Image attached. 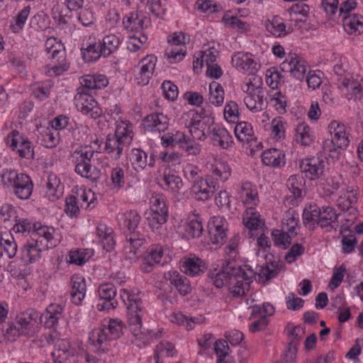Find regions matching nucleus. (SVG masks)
I'll list each match as a JSON object with an SVG mask.
<instances>
[{"label":"nucleus","mask_w":363,"mask_h":363,"mask_svg":"<svg viewBox=\"0 0 363 363\" xmlns=\"http://www.w3.org/2000/svg\"><path fill=\"white\" fill-rule=\"evenodd\" d=\"M238 259V251H228L220 261V264H217V267L213 264L208 272V277L216 288L228 286L233 297L244 296L249 291L250 285L256 274L265 281H269L278 274L277 269H271L268 265L257 266V271L247 264L245 265L246 269H243L237 263Z\"/></svg>","instance_id":"1"},{"label":"nucleus","mask_w":363,"mask_h":363,"mask_svg":"<svg viewBox=\"0 0 363 363\" xmlns=\"http://www.w3.org/2000/svg\"><path fill=\"white\" fill-rule=\"evenodd\" d=\"M4 186L12 189L13 193L20 199H28L33 192V184L30 177L16 171H6L1 175Z\"/></svg>","instance_id":"2"},{"label":"nucleus","mask_w":363,"mask_h":363,"mask_svg":"<svg viewBox=\"0 0 363 363\" xmlns=\"http://www.w3.org/2000/svg\"><path fill=\"white\" fill-rule=\"evenodd\" d=\"M123 291L127 295L128 303H125L127 305V320L131 333L135 336L150 335L157 338L161 331L152 335V330L143 328L142 318L143 312L141 307V301L129 295L125 290H123Z\"/></svg>","instance_id":"3"},{"label":"nucleus","mask_w":363,"mask_h":363,"mask_svg":"<svg viewBox=\"0 0 363 363\" xmlns=\"http://www.w3.org/2000/svg\"><path fill=\"white\" fill-rule=\"evenodd\" d=\"M77 109L84 115H89L93 119H97L102 116V109L91 93H83L79 91L74 99Z\"/></svg>","instance_id":"4"},{"label":"nucleus","mask_w":363,"mask_h":363,"mask_svg":"<svg viewBox=\"0 0 363 363\" xmlns=\"http://www.w3.org/2000/svg\"><path fill=\"white\" fill-rule=\"evenodd\" d=\"M218 188L213 177L195 181L191 189V194L196 201H206L211 199Z\"/></svg>","instance_id":"5"},{"label":"nucleus","mask_w":363,"mask_h":363,"mask_svg":"<svg viewBox=\"0 0 363 363\" xmlns=\"http://www.w3.org/2000/svg\"><path fill=\"white\" fill-rule=\"evenodd\" d=\"M6 143L12 150L16 151L22 158L33 157L34 151L31 143L22 136L18 130H13L6 138Z\"/></svg>","instance_id":"6"},{"label":"nucleus","mask_w":363,"mask_h":363,"mask_svg":"<svg viewBox=\"0 0 363 363\" xmlns=\"http://www.w3.org/2000/svg\"><path fill=\"white\" fill-rule=\"evenodd\" d=\"M279 68L281 72H289L294 78L300 81L305 78L307 70L306 62L296 55L289 56L280 64Z\"/></svg>","instance_id":"7"},{"label":"nucleus","mask_w":363,"mask_h":363,"mask_svg":"<svg viewBox=\"0 0 363 363\" xmlns=\"http://www.w3.org/2000/svg\"><path fill=\"white\" fill-rule=\"evenodd\" d=\"M325 168L324 161L319 157H312L303 159L299 162L301 172L310 180H313L322 176Z\"/></svg>","instance_id":"8"},{"label":"nucleus","mask_w":363,"mask_h":363,"mask_svg":"<svg viewBox=\"0 0 363 363\" xmlns=\"http://www.w3.org/2000/svg\"><path fill=\"white\" fill-rule=\"evenodd\" d=\"M274 244L276 247H282L286 250L289 245H291L290 250H304L305 246L298 242V238L296 234L291 235L280 230H274L272 232Z\"/></svg>","instance_id":"9"},{"label":"nucleus","mask_w":363,"mask_h":363,"mask_svg":"<svg viewBox=\"0 0 363 363\" xmlns=\"http://www.w3.org/2000/svg\"><path fill=\"white\" fill-rule=\"evenodd\" d=\"M89 340L93 347V351L99 354L108 352L112 341L107 334V331L103 328L93 330L89 333Z\"/></svg>","instance_id":"10"},{"label":"nucleus","mask_w":363,"mask_h":363,"mask_svg":"<svg viewBox=\"0 0 363 363\" xmlns=\"http://www.w3.org/2000/svg\"><path fill=\"white\" fill-rule=\"evenodd\" d=\"M98 292L99 298L102 301L97 304V308L99 311H108L116 307L118 303L115 299L116 289L113 284L106 283L101 285Z\"/></svg>","instance_id":"11"},{"label":"nucleus","mask_w":363,"mask_h":363,"mask_svg":"<svg viewBox=\"0 0 363 363\" xmlns=\"http://www.w3.org/2000/svg\"><path fill=\"white\" fill-rule=\"evenodd\" d=\"M264 91L260 86L253 88L247 94L244 102L252 112L257 113L264 109L267 106V99H264Z\"/></svg>","instance_id":"12"},{"label":"nucleus","mask_w":363,"mask_h":363,"mask_svg":"<svg viewBox=\"0 0 363 363\" xmlns=\"http://www.w3.org/2000/svg\"><path fill=\"white\" fill-rule=\"evenodd\" d=\"M164 279L174 286L179 294L185 296L191 292L190 281L177 271H169L164 274Z\"/></svg>","instance_id":"13"},{"label":"nucleus","mask_w":363,"mask_h":363,"mask_svg":"<svg viewBox=\"0 0 363 363\" xmlns=\"http://www.w3.org/2000/svg\"><path fill=\"white\" fill-rule=\"evenodd\" d=\"M214 123V118L203 116L201 120L193 121L189 125V132L194 139L203 140L208 136L211 126Z\"/></svg>","instance_id":"14"},{"label":"nucleus","mask_w":363,"mask_h":363,"mask_svg":"<svg viewBox=\"0 0 363 363\" xmlns=\"http://www.w3.org/2000/svg\"><path fill=\"white\" fill-rule=\"evenodd\" d=\"M262 160L264 165L273 168H281L286 164V156L283 150L270 148L262 153Z\"/></svg>","instance_id":"15"},{"label":"nucleus","mask_w":363,"mask_h":363,"mask_svg":"<svg viewBox=\"0 0 363 363\" xmlns=\"http://www.w3.org/2000/svg\"><path fill=\"white\" fill-rule=\"evenodd\" d=\"M72 291L71 301L75 305H80L85 297L86 286L84 278L79 274H74L70 279Z\"/></svg>","instance_id":"16"},{"label":"nucleus","mask_w":363,"mask_h":363,"mask_svg":"<svg viewBox=\"0 0 363 363\" xmlns=\"http://www.w3.org/2000/svg\"><path fill=\"white\" fill-rule=\"evenodd\" d=\"M6 332L11 336L29 335L33 333V327H32V323L21 313L16 317L15 323L9 324Z\"/></svg>","instance_id":"17"},{"label":"nucleus","mask_w":363,"mask_h":363,"mask_svg":"<svg viewBox=\"0 0 363 363\" xmlns=\"http://www.w3.org/2000/svg\"><path fill=\"white\" fill-rule=\"evenodd\" d=\"M169 119L163 113H152L147 116L143 121L145 130L149 131H164L168 125Z\"/></svg>","instance_id":"18"},{"label":"nucleus","mask_w":363,"mask_h":363,"mask_svg":"<svg viewBox=\"0 0 363 363\" xmlns=\"http://www.w3.org/2000/svg\"><path fill=\"white\" fill-rule=\"evenodd\" d=\"M208 136L213 141L214 145H218L223 149H227L232 143V136L223 127L218 125L211 126Z\"/></svg>","instance_id":"19"},{"label":"nucleus","mask_w":363,"mask_h":363,"mask_svg":"<svg viewBox=\"0 0 363 363\" xmlns=\"http://www.w3.org/2000/svg\"><path fill=\"white\" fill-rule=\"evenodd\" d=\"M178 145L189 155H197L201 152V145L183 132L175 131V146Z\"/></svg>","instance_id":"20"},{"label":"nucleus","mask_w":363,"mask_h":363,"mask_svg":"<svg viewBox=\"0 0 363 363\" xmlns=\"http://www.w3.org/2000/svg\"><path fill=\"white\" fill-rule=\"evenodd\" d=\"M141 217L135 211H129L121 213L118 216V221L122 230H128L130 233H135L140 223Z\"/></svg>","instance_id":"21"},{"label":"nucleus","mask_w":363,"mask_h":363,"mask_svg":"<svg viewBox=\"0 0 363 363\" xmlns=\"http://www.w3.org/2000/svg\"><path fill=\"white\" fill-rule=\"evenodd\" d=\"M338 216L335 211L330 206L323 207L321 209L319 208V222L318 225L329 231L335 228V223L337 220Z\"/></svg>","instance_id":"22"},{"label":"nucleus","mask_w":363,"mask_h":363,"mask_svg":"<svg viewBox=\"0 0 363 363\" xmlns=\"http://www.w3.org/2000/svg\"><path fill=\"white\" fill-rule=\"evenodd\" d=\"M232 64L238 69L253 73L257 70V63L248 55L238 52L232 57Z\"/></svg>","instance_id":"23"},{"label":"nucleus","mask_w":363,"mask_h":363,"mask_svg":"<svg viewBox=\"0 0 363 363\" xmlns=\"http://www.w3.org/2000/svg\"><path fill=\"white\" fill-rule=\"evenodd\" d=\"M96 234L101 238L100 243L104 250H113L116 241L111 228L104 223H99L96 228Z\"/></svg>","instance_id":"24"},{"label":"nucleus","mask_w":363,"mask_h":363,"mask_svg":"<svg viewBox=\"0 0 363 363\" xmlns=\"http://www.w3.org/2000/svg\"><path fill=\"white\" fill-rule=\"evenodd\" d=\"M52 50L51 59L53 62L52 70L57 75L61 74L64 71L67 70L68 66L66 62V52L62 45H58Z\"/></svg>","instance_id":"25"},{"label":"nucleus","mask_w":363,"mask_h":363,"mask_svg":"<svg viewBox=\"0 0 363 363\" xmlns=\"http://www.w3.org/2000/svg\"><path fill=\"white\" fill-rule=\"evenodd\" d=\"M127 145L123 143L115 135H108L105 142V150L112 158L117 160L123 153L124 146Z\"/></svg>","instance_id":"26"},{"label":"nucleus","mask_w":363,"mask_h":363,"mask_svg":"<svg viewBox=\"0 0 363 363\" xmlns=\"http://www.w3.org/2000/svg\"><path fill=\"white\" fill-rule=\"evenodd\" d=\"M75 172L82 177L91 181H97L101 175V171L90 162H78L75 166Z\"/></svg>","instance_id":"27"},{"label":"nucleus","mask_w":363,"mask_h":363,"mask_svg":"<svg viewBox=\"0 0 363 363\" xmlns=\"http://www.w3.org/2000/svg\"><path fill=\"white\" fill-rule=\"evenodd\" d=\"M303 223L309 230H314L319 222V207L316 204H309L303 211Z\"/></svg>","instance_id":"28"},{"label":"nucleus","mask_w":363,"mask_h":363,"mask_svg":"<svg viewBox=\"0 0 363 363\" xmlns=\"http://www.w3.org/2000/svg\"><path fill=\"white\" fill-rule=\"evenodd\" d=\"M147 21L145 17L140 18L138 12H131L123 18V25L124 28L130 31L140 32L144 28V23Z\"/></svg>","instance_id":"29"},{"label":"nucleus","mask_w":363,"mask_h":363,"mask_svg":"<svg viewBox=\"0 0 363 363\" xmlns=\"http://www.w3.org/2000/svg\"><path fill=\"white\" fill-rule=\"evenodd\" d=\"M161 181L164 183V189L172 192H179L183 186L182 179L170 170L164 171Z\"/></svg>","instance_id":"30"},{"label":"nucleus","mask_w":363,"mask_h":363,"mask_svg":"<svg viewBox=\"0 0 363 363\" xmlns=\"http://www.w3.org/2000/svg\"><path fill=\"white\" fill-rule=\"evenodd\" d=\"M143 264H144L143 270L145 272H150L152 267L157 264L163 265L167 261H162L163 257V251H146L141 255Z\"/></svg>","instance_id":"31"},{"label":"nucleus","mask_w":363,"mask_h":363,"mask_svg":"<svg viewBox=\"0 0 363 363\" xmlns=\"http://www.w3.org/2000/svg\"><path fill=\"white\" fill-rule=\"evenodd\" d=\"M259 217V213L252 207H248L245 211L242 223L245 228H247L249 235L252 230H257L261 225L262 220Z\"/></svg>","instance_id":"32"},{"label":"nucleus","mask_w":363,"mask_h":363,"mask_svg":"<svg viewBox=\"0 0 363 363\" xmlns=\"http://www.w3.org/2000/svg\"><path fill=\"white\" fill-rule=\"evenodd\" d=\"M81 51L85 62L96 61L104 56V50L100 41L89 44L86 48H82Z\"/></svg>","instance_id":"33"},{"label":"nucleus","mask_w":363,"mask_h":363,"mask_svg":"<svg viewBox=\"0 0 363 363\" xmlns=\"http://www.w3.org/2000/svg\"><path fill=\"white\" fill-rule=\"evenodd\" d=\"M234 133L238 138L241 142L250 143L253 140V130L252 125L245 121L238 123L234 129Z\"/></svg>","instance_id":"34"},{"label":"nucleus","mask_w":363,"mask_h":363,"mask_svg":"<svg viewBox=\"0 0 363 363\" xmlns=\"http://www.w3.org/2000/svg\"><path fill=\"white\" fill-rule=\"evenodd\" d=\"M208 89L209 102L216 106H220L224 101V90L222 86L216 82H212Z\"/></svg>","instance_id":"35"},{"label":"nucleus","mask_w":363,"mask_h":363,"mask_svg":"<svg viewBox=\"0 0 363 363\" xmlns=\"http://www.w3.org/2000/svg\"><path fill=\"white\" fill-rule=\"evenodd\" d=\"M342 24L345 30L348 33L363 30V17L357 15L349 16L342 18Z\"/></svg>","instance_id":"36"},{"label":"nucleus","mask_w":363,"mask_h":363,"mask_svg":"<svg viewBox=\"0 0 363 363\" xmlns=\"http://www.w3.org/2000/svg\"><path fill=\"white\" fill-rule=\"evenodd\" d=\"M331 126L335 128L334 137L333 138L335 139L337 147L340 150L345 149L349 145L350 140L344 129V125L333 121L331 123Z\"/></svg>","instance_id":"37"},{"label":"nucleus","mask_w":363,"mask_h":363,"mask_svg":"<svg viewBox=\"0 0 363 363\" xmlns=\"http://www.w3.org/2000/svg\"><path fill=\"white\" fill-rule=\"evenodd\" d=\"M202 260L195 255H191L189 257H184L182 267L186 274L194 276L201 271Z\"/></svg>","instance_id":"38"},{"label":"nucleus","mask_w":363,"mask_h":363,"mask_svg":"<svg viewBox=\"0 0 363 363\" xmlns=\"http://www.w3.org/2000/svg\"><path fill=\"white\" fill-rule=\"evenodd\" d=\"M62 312V307L60 305H50L45 313L43 315L46 320L45 325L48 328L52 327L60 319Z\"/></svg>","instance_id":"39"},{"label":"nucleus","mask_w":363,"mask_h":363,"mask_svg":"<svg viewBox=\"0 0 363 363\" xmlns=\"http://www.w3.org/2000/svg\"><path fill=\"white\" fill-rule=\"evenodd\" d=\"M267 29L273 35L277 36L286 35L292 31L291 27L286 29V25L282 21L281 18L279 16H274L269 24L267 25Z\"/></svg>","instance_id":"40"},{"label":"nucleus","mask_w":363,"mask_h":363,"mask_svg":"<svg viewBox=\"0 0 363 363\" xmlns=\"http://www.w3.org/2000/svg\"><path fill=\"white\" fill-rule=\"evenodd\" d=\"M94 255V251H69L67 261L70 264L82 266Z\"/></svg>","instance_id":"41"},{"label":"nucleus","mask_w":363,"mask_h":363,"mask_svg":"<svg viewBox=\"0 0 363 363\" xmlns=\"http://www.w3.org/2000/svg\"><path fill=\"white\" fill-rule=\"evenodd\" d=\"M130 127V123L122 121L117 125L114 134L127 145L131 143L133 137V133Z\"/></svg>","instance_id":"42"},{"label":"nucleus","mask_w":363,"mask_h":363,"mask_svg":"<svg viewBox=\"0 0 363 363\" xmlns=\"http://www.w3.org/2000/svg\"><path fill=\"white\" fill-rule=\"evenodd\" d=\"M30 7L29 6L24 7L18 13L13 22L11 24V28L13 33H19L24 27L26 20L30 14Z\"/></svg>","instance_id":"43"},{"label":"nucleus","mask_w":363,"mask_h":363,"mask_svg":"<svg viewBox=\"0 0 363 363\" xmlns=\"http://www.w3.org/2000/svg\"><path fill=\"white\" fill-rule=\"evenodd\" d=\"M304 183L303 177L297 174L291 175L286 182L289 194H296V196L303 195Z\"/></svg>","instance_id":"44"},{"label":"nucleus","mask_w":363,"mask_h":363,"mask_svg":"<svg viewBox=\"0 0 363 363\" xmlns=\"http://www.w3.org/2000/svg\"><path fill=\"white\" fill-rule=\"evenodd\" d=\"M340 233L342 237V244L343 247L354 250L356 246L357 238L353 230L349 225H342L340 228Z\"/></svg>","instance_id":"45"},{"label":"nucleus","mask_w":363,"mask_h":363,"mask_svg":"<svg viewBox=\"0 0 363 363\" xmlns=\"http://www.w3.org/2000/svg\"><path fill=\"white\" fill-rule=\"evenodd\" d=\"M130 160L136 169H144L147 164V155L141 149H133Z\"/></svg>","instance_id":"46"},{"label":"nucleus","mask_w":363,"mask_h":363,"mask_svg":"<svg viewBox=\"0 0 363 363\" xmlns=\"http://www.w3.org/2000/svg\"><path fill=\"white\" fill-rule=\"evenodd\" d=\"M101 45L104 50V57H107L117 50L120 40L115 35H108L103 38Z\"/></svg>","instance_id":"47"},{"label":"nucleus","mask_w":363,"mask_h":363,"mask_svg":"<svg viewBox=\"0 0 363 363\" xmlns=\"http://www.w3.org/2000/svg\"><path fill=\"white\" fill-rule=\"evenodd\" d=\"M123 325L121 320L110 319L107 327L103 328L107 331L111 340H117L123 334Z\"/></svg>","instance_id":"48"},{"label":"nucleus","mask_w":363,"mask_h":363,"mask_svg":"<svg viewBox=\"0 0 363 363\" xmlns=\"http://www.w3.org/2000/svg\"><path fill=\"white\" fill-rule=\"evenodd\" d=\"M58 133L52 129H46L41 133L40 138L42 145L47 148H52L56 146L59 142L57 138Z\"/></svg>","instance_id":"49"},{"label":"nucleus","mask_w":363,"mask_h":363,"mask_svg":"<svg viewBox=\"0 0 363 363\" xmlns=\"http://www.w3.org/2000/svg\"><path fill=\"white\" fill-rule=\"evenodd\" d=\"M169 214L164 212L158 213L150 211L147 213V220L150 227L152 229H158L162 224L165 223L167 220Z\"/></svg>","instance_id":"50"},{"label":"nucleus","mask_w":363,"mask_h":363,"mask_svg":"<svg viewBox=\"0 0 363 363\" xmlns=\"http://www.w3.org/2000/svg\"><path fill=\"white\" fill-rule=\"evenodd\" d=\"M283 220V223L286 225L285 230L291 235H297L296 229L298 223V214L295 211L290 209L286 213Z\"/></svg>","instance_id":"51"},{"label":"nucleus","mask_w":363,"mask_h":363,"mask_svg":"<svg viewBox=\"0 0 363 363\" xmlns=\"http://www.w3.org/2000/svg\"><path fill=\"white\" fill-rule=\"evenodd\" d=\"M195 6L198 11L206 13H217L222 10V6L211 0H197Z\"/></svg>","instance_id":"52"},{"label":"nucleus","mask_w":363,"mask_h":363,"mask_svg":"<svg viewBox=\"0 0 363 363\" xmlns=\"http://www.w3.org/2000/svg\"><path fill=\"white\" fill-rule=\"evenodd\" d=\"M357 201L356 193L354 191H350L341 195L337 200V202L342 211H347L352 208V204L356 203Z\"/></svg>","instance_id":"53"},{"label":"nucleus","mask_w":363,"mask_h":363,"mask_svg":"<svg viewBox=\"0 0 363 363\" xmlns=\"http://www.w3.org/2000/svg\"><path fill=\"white\" fill-rule=\"evenodd\" d=\"M185 55L186 49L184 46H169L165 51V55L169 60L170 63H177L182 61Z\"/></svg>","instance_id":"54"},{"label":"nucleus","mask_w":363,"mask_h":363,"mask_svg":"<svg viewBox=\"0 0 363 363\" xmlns=\"http://www.w3.org/2000/svg\"><path fill=\"white\" fill-rule=\"evenodd\" d=\"M284 75L275 68L267 70L266 74V81L268 85L273 89H277L278 85L284 83Z\"/></svg>","instance_id":"55"},{"label":"nucleus","mask_w":363,"mask_h":363,"mask_svg":"<svg viewBox=\"0 0 363 363\" xmlns=\"http://www.w3.org/2000/svg\"><path fill=\"white\" fill-rule=\"evenodd\" d=\"M212 172L216 180L223 182L230 176V168L226 163L218 162L213 167Z\"/></svg>","instance_id":"56"},{"label":"nucleus","mask_w":363,"mask_h":363,"mask_svg":"<svg viewBox=\"0 0 363 363\" xmlns=\"http://www.w3.org/2000/svg\"><path fill=\"white\" fill-rule=\"evenodd\" d=\"M323 149L325 154H328L332 159L335 160H339L341 150L338 149L333 138L326 139L323 144Z\"/></svg>","instance_id":"57"},{"label":"nucleus","mask_w":363,"mask_h":363,"mask_svg":"<svg viewBox=\"0 0 363 363\" xmlns=\"http://www.w3.org/2000/svg\"><path fill=\"white\" fill-rule=\"evenodd\" d=\"M37 223H32L28 219H19L13 227V230L16 233H26L32 232L34 233Z\"/></svg>","instance_id":"58"},{"label":"nucleus","mask_w":363,"mask_h":363,"mask_svg":"<svg viewBox=\"0 0 363 363\" xmlns=\"http://www.w3.org/2000/svg\"><path fill=\"white\" fill-rule=\"evenodd\" d=\"M310 130L309 126L305 124H300L296 128L299 140L303 145L308 146L313 142V136L311 135Z\"/></svg>","instance_id":"59"},{"label":"nucleus","mask_w":363,"mask_h":363,"mask_svg":"<svg viewBox=\"0 0 363 363\" xmlns=\"http://www.w3.org/2000/svg\"><path fill=\"white\" fill-rule=\"evenodd\" d=\"M223 22L228 27L236 28L239 30H245L248 25L236 16L225 15L222 18Z\"/></svg>","instance_id":"60"},{"label":"nucleus","mask_w":363,"mask_h":363,"mask_svg":"<svg viewBox=\"0 0 363 363\" xmlns=\"http://www.w3.org/2000/svg\"><path fill=\"white\" fill-rule=\"evenodd\" d=\"M95 75H85L80 79L81 86L77 89L83 91V93H89L90 91L96 89Z\"/></svg>","instance_id":"61"},{"label":"nucleus","mask_w":363,"mask_h":363,"mask_svg":"<svg viewBox=\"0 0 363 363\" xmlns=\"http://www.w3.org/2000/svg\"><path fill=\"white\" fill-rule=\"evenodd\" d=\"M208 234L218 233L220 231H227V223L222 217H213L208 223Z\"/></svg>","instance_id":"62"},{"label":"nucleus","mask_w":363,"mask_h":363,"mask_svg":"<svg viewBox=\"0 0 363 363\" xmlns=\"http://www.w3.org/2000/svg\"><path fill=\"white\" fill-rule=\"evenodd\" d=\"M79 11L77 14L78 21L84 26H90L94 23V14L89 8L82 7L79 9Z\"/></svg>","instance_id":"63"},{"label":"nucleus","mask_w":363,"mask_h":363,"mask_svg":"<svg viewBox=\"0 0 363 363\" xmlns=\"http://www.w3.org/2000/svg\"><path fill=\"white\" fill-rule=\"evenodd\" d=\"M65 213L70 217L77 216L79 212V207L77 205V197L70 195L65 200Z\"/></svg>","instance_id":"64"}]
</instances>
